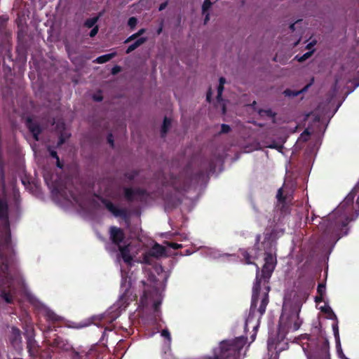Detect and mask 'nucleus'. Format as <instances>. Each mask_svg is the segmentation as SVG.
<instances>
[{
  "mask_svg": "<svg viewBox=\"0 0 359 359\" xmlns=\"http://www.w3.org/2000/svg\"><path fill=\"white\" fill-rule=\"evenodd\" d=\"M277 264L276 258L273 257V254L268 252L264 257V264L262 270L260 271L259 267L257 264L256 266V278L255 282L252 288V301L250 309V315H254L257 306L258 304L259 296L261 290V285H265L269 284V280L271 275L275 269Z\"/></svg>",
  "mask_w": 359,
  "mask_h": 359,
  "instance_id": "1",
  "label": "nucleus"
},
{
  "mask_svg": "<svg viewBox=\"0 0 359 359\" xmlns=\"http://www.w3.org/2000/svg\"><path fill=\"white\" fill-rule=\"evenodd\" d=\"M11 241L10 224L8 217L7 203L0 198V245L8 246ZM4 269L6 271L9 269L10 262L6 259L1 257Z\"/></svg>",
  "mask_w": 359,
  "mask_h": 359,
  "instance_id": "2",
  "label": "nucleus"
},
{
  "mask_svg": "<svg viewBox=\"0 0 359 359\" xmlns=\"http://www.w3.org/2000/svg\"><path fill=\"white\" fill-rule=\"evenodd\" d=\"M109 235L111 242L118 247L120 255L124 262L131 265L133 259V257L130 254L131 245L127 244L123 246L121 245V243L123 241L125 238L123 230L116 226H111Z\"/></svg>",
  "mask_w": 359,
  "mask_h": 359,
  "instance_id": "3",
  "label": "nucleus"
},
{
  "mask_svg": "<svg viewBox=\"0 0 359 359\" xmlns=\"http://www.w3.org/2000/svg\"><path fill=\"white\" fill-rule=\"evenodd\" d=\"M310 351L306 353L307 359H330L329 342L326 339L310 340Z\"/></svg>",
  "mask_w": 359,
  "mask_h": 359,
  "instance_id": "4",
  "label": "nucleus"
},
{
  "mask_svg": "<svg viewBox=\"0 0 359 359\" xmlns=\"http://www.w3.org/2000/svg\"><path fill=\"white\" fill-rule=\"evenodd\" d=\"M302 305V301L299 299V295L294 291H290L285 295L283 309H286L287 306L292 307L293 311L290 318H297L292 326L294 331L299 330L301 326V322L299 321V313Z\"/></svg>",
  "mask_w": 359,
  "mask_h": 359,
  "instance_id": "5",
  "label": "nucleus"
},
{
  "mask_svg": "<svg viewBox=\"0 0 359 359\" xmlns=\"http://www.w3.org/2000/svg\"><path fill=\"white\" fill-rule=\"evenodd\" d=\"M275 231L273 230L270 233H266L264 234V241L262 242V243L259 245V242L261 240V235L257 234L255 238V248L257 251L264 250L265 251V255L268 252L272 253L273 251V247L276 245V235H275Z\"/></svg>",
  "mask_w": 359,
  "mask_h": 359,
  "instance_id": "6",
  "label": "nucleus"
},
{
  "mask_svg": "<svg viewBox=\"0 0 359 359\" xmlns=\"http://www.w3.org/2000/svg\"><path fill=\"white\" fill-rule=\"evenodd\" d=\"M26 296L27 297L29 301L34 305L37 309H40L43 315L47 318L48 320L51 321H58L60 320V318L56 315L53 311H51L48 307L44 305L43 303L39 302L34 295H32L30 292L25 290V291Z\"/></svg>",
  "mask_w": 359,
  "mask_h": 359,
  "instance_id": "7",
  "label": "nucleus"
},
{
  "mask_svg": "<svg viewBox=\"0 0 359 359\" xmlns=\"http://www.w3.org/2000/svg\"><path fill=\"white\" fill-rule=\"evenodd\" d=\"M121 287L123 290H124L123 294L120 297L119 299L116 302L114 305V307H116L117 309H120L121 311L125 309L129 302L127 299V296L129 292L128 286L126 285V280H122Z\"/></svg>",
  "mask_w": 359,
  "mask_h": 359,
  "instance_id": "8",
  "label": "nucleus"
},
{
  "mask_svg": "<svg viewBox=\"0 0 359 359\" xmlns=\"http://www.w3.org/2000/svg\"><path fill=\"white\" fill-rule=\"evenodd\" d=\"M125 197L128 201L140 200L142 201L146 195V192L142 190L126 188L125 189Z\"/></svg>",
  "mask_w": 359,
  "mask_h": 359,
  "instance_id": "9",
  "label": "nucleus"
},
{
  "mask_svg": "<svg viewBox=\"0 0 359 359\" xmlns=\"http://www.w3.org/2000/svg\"><path fill=\"white\" fill-rule=\"evenodd\" d=\"M8 283V287H13L12 290L9 291V292H4L2 294V297L6 303H11L13 299V295L15 293V286L17 283H21L24 285V283H20V280L16 279L10 278L7 280Z\"/></svg>",
  "mask_w": 359,
  "mask_h": 359,
  "instance_id": "10",
  "label": "nucleus"
},
{
  "mask_svg": "<svg viewBox=\"0 0 359 359\" xmlns=\"http://www.w3.org/2000/svg\"><path fill=\"white\" fill-rule=\"evenodd\" d=\"M313 83L314 77H312L310 80V82L306 84L302 90L296 91L287 88L283 91V94L285 97H296L301 93L306 92L308 89L313 84Z\"/></svg>",
  "mask_w": 359,
  "mask_h": 359,
  "instance_id": "11",
  "label": "nucleus"
},
{
  "mask_svg": "<svg viewBox=\"0 0 359 359\" xmlns=\"http://www.w3.org/2000/svg\"><path fill=\"white\" fill-rule=\"evenodd\" d=\"M264 287V289L266 290L264 297L262 299L259 307L257 310V311L259 313L260 316H262L266 311V306L269 304V292L270 290V286L269 284H266L265 285H263Z\"/></svg>",
  "mask_w": 359,
  "mask_h": 359,
  "instance_id": "12",
  "label": "nucleus"
},
{
  "mask_svg": "<svg viewBox=\"0 0 359 359\" xmlns=\"http://www.w3.org/2000/svg\"><path fill=\"white\" fill-rule=\"evenodd\" d=\"M276 198L278 199V201L282 204V206L280 208V211H281L282 214H283V215L289 214V212H290L289 207L285 203L286 196L283 195V191L282 188H280L278 190Z\"/></svg>",
  "mask_w": 359,
  "mask_h": 359,
  "instance_id": "13",
  "label": "nucleus"
},
{
  "mask_svg": "<svg viewBox=\"0 0 359 359\" xmlns=\"http://www.w3.org/2000/svg\"><path fill=\"white\" fill-rule=\"evenodd\" d=\"M205 172L203 170L199 169L196 172L191 173L189 179L190 184H198L200 182L203 181Z\"/></svg>",
  "mask_w": 359,
  "mask_h": 359,
  "instance_id": "14",
  "label": "nucleus"
},
{
  "mask_svg": "<svg viewBox=\"0 0 359 359\" xmlns=\"http://www.w3.org/2000/svg\"><path fill=\"white\" fill-rule=\"evenodd\" d=\"M26 124L29 130L33 134L34 140L37 141L39 140V135L41 133V128L39 125L33 123L30 118L27 119Z\"/></svg>",
  "mask_w": 359,
  "mask_h": 359,
  "instance_id": "15",
  "label": "nucleus"
},
{
  "mask_svg": "<svg viewBox=\"0 0 359 359\" xmlns=\"http://www.w3.org/2000/svg\"><path fill=\"white\" fill-rule=\"evenodd\" d=\"M149 254L152 257L158 258L165 255V249L162 245L156 243L152 246Z\"/></svg>",
  "mask_w": 359,
  "mask_h": 359,
  "instance_id": "16",
  "label": "nucleus"
},
{
  "mask_svg": "<svg viewBox=\"0 0 359 359\" xmlns=\"http://www.w3.org/2000/svg\"><path fill=\"white\" fill-rule=\"evenodd\" d=\"M102 201L104 204L105 207L109 210V211L111 212L114 216L117 217L122 215L123 210L118 208L111 202L106 200H102Z\"/></svg>",
  "mask_w": 359,
  "mask_h": 359,
  "instance_id": "17",
  "label": "nucleus"
},
{
  "mask_svg": "<svg viewBox=\"0 0 359 359\" xmlns=\"http://www.w3.org/2000/svg\"><path fill=\"white\" fill-rule=\"evenodd\" d=\"M12 336L11 338V342L13 346L18 345L21 342V332L20 330L17 327H12L11 330Z\"/></svg>",
  "mask_w": 359,
  "mask_h": 359,
  "instance_id": "18",
  "label": "nucleus"
},
{
  "mask_svg": "<svg viewBox=\"0 0 359 359\" xmlns=\"http://www.w3.org/2000/svg\"><path fill=\"white\" fill-rule=\"evenodd\" d=\"M212 6V2L210 0H204L203 4L202 5V11L203 14L205 15V19H204V23L206 24L208 20H210V15L208 13V10Z\"/></svg>",
  "mask_w": 359,
  "mask_h": 359,
  "instance_id": "19",
  "label": "nucleus"
},
{
  "mask_svg": "<svg viewBox=\"0 0 359 359\" xmlns=\"http://www.w3.org/2000/svg\"><path fill=\"white\" fill-rule=\"evenodd\" d=\"M210 359H241V354H213Z\"/></svg>",
  "mask_w": 359,
  "mask_h": 359,
  "instance_id": "20",
  "label": "nucleus"
},
{
  "mask_svg": "<svg viewBox=\"0 0 359 359\" xmlns=\"http://www.w3.org/2000/svg\"><path fill=\"white\" fill-rule=\"evenodd\" d=\"M116 53H111L108 54H105L101 56L97 57L94 62L98 63V64H102L105 63L108 61H109L111 58H113L116 55Z\"/></svg>",
  "mask_w": 359,
  "mask_h": 359,
  "instance_id": "21",
  "label": "nucleus"
},
{
  "mask_svg": "<svg viewBox=\"0 0 359 359\" xmlns=\"http://www.w3.org/2000/svg\"><path fill=\"white\" fill-rule=\"evenodd\" d=\"M156 294H157V299L154 302V303L153 304V308H154V312L155 313V316H158L160 314L159 308L162 303L163 297H162V295L161 293L157 292Z\"/></svg>",
  "mask_w": 359,
  "mask_h": 359,
  "instance_id": "22",
  "label": "nucleus"
},
{
  "mask_svg": "<svg viewBox=\"0 0 359 359\" xmlns=\"http://www.w3.org/2000/svg\"><path fill=\"white\" fill-rule=\"evenodd\" d=\"M239 252H240V254L241 255V256L243 257V258L244 259L245 263L246 264H255L251 261L252 257L248 250L240 249Z\"/></svg>",
  "mask_w": 359,
  "mask_h": 359,
  "instance_id": "23",
  "label": "nucleus"
},
{
  "mask_svg": "<svg viewBox=\"0 0 359 359\" xmlns=\"http://www.w3.org/2000/svg\"><path fill=\"white\" fill-rule=\"evenodd\" d=\"M146 41V38H140L137 40H136L133 43L130 45L127 50L126 53H130L135 49H136L137 47H139L141 44H142Z\"/></svg>",
  "mask_w": 359,
  "mask_h": 359,
  "instance_id": "24",
  "label": "nucleus"
},
{
  "mask_svg": "<svg viewBox=\"0 0 359 359\" xmlns=\"http://www.w3.org/2000/svg\"><path fill=\"white\" fill-rule=\"evenodd\" d=\"M171 125V120L167 117L164 118L163 123L161 127V135L162 136H165L168 128Z\"/></svg>",
  "mask_w": 359,
  "mask_h": 359,
  "instance_id": "25",
  "label": "nucleus"
},
{
  "mask_svg": "<svg viewBox=\"0 0 359 359\" xmlns=\"http://www.w3.org/2000/svg\"><path fill=\"white\" fill-rule=\"evenodd\" d=\"M161 336L165 339V346H169L171 342L170 333L167 329H164L161 332Z\"/></svg>",
  "mask_w": 359,
  "mask_h": 359,
  "instance_id": "26",
  "label": "nucleus"
},
{
  "mask_svg": "<svg viewBox=\"0 0 359 359\" xmlns=\"http://www.w3.org/2000/svg\"><path fill=\"white\" fill-rule=\"evenodd\" d=\"M320 309L323 313H327L330 319H337L335 313L330 306H323Z\"/></svg>",
  "mask_w": 359,
  "mask_h": 359,
  "instance_id": "27",
  "label": "nucleus"
},
{
  "mask_svg": "<svg viewBox=\"0 0 359 359\" xmlns=\"http://www.w3.org/2000/svg\"><path fill=\"white\" fill-rule=\"evenodd\" d=\"M259 114L261 116H267L269 118H274L276 116V113H274L271 109H260L259 111Z\"/></svg>",
  "mask_w": 359,
  "mask_h": 359,
  "instance_id": "28",
  "label": "nucleus"
},
{
  "mask_svg": "<svg viewBox=\"0 0 359 359\" xmlns=\"http://www.w3.org/2000/svg\"><path fill=\"white\" fill-rule=\"evenodd\" d=\"M313 53V51H309L305 53L302 56L297 55L295 58L297 60L298 62H302L306 60L308 58H309L312 55Z\"/></svg>",
  "mask_w": 359,
  "mask_h": 359,
  "instance_id": "29",
  "label": "nucleus"
},
{
  "mask_svg": "<svg viewBox=\"0 0 359 359\" xmlns=\"http://www.w3.org/2000/svg\"><path fill=\"white\" fill-rule=\"evenodd\" d=\"M182 249H183V246L181 244V252H180L181 256L190 255L192 253H194V252H196V250L195 248H193L192 247H191L189 248H186L184 250H182Z\"/></svg>",
  "mask_w": 359,
  "mask_h": 359,
  "instance_id": "30",
  "label": "nucleus"
},
{
  "mask_svg": "<svg viewBox=\"0 0 359 359\" xmlns=\"http://www.w3.org/2000/svg\"><path fill=\"white\" fill-rule=\"evenodd\" d=\"M97 20H98V17H94V18H91L90 19H88L85 22V26L88 27V28L93 27L94 25H95V23L97 22Z\"/></svg>",
  "mask_w": 359,
  "mask_h": 359,
  "instance_id": "31",
  "label": "nucleus"
},
{
  "mask_svg": "<svg viewBox=\"0 0 359 359\" xmlns=\"http://www.w3.org/2000/svg\"><path fill=\"white\" fill-rule=\"evenodd\" d=\"M50 156H51L53 158H55V159H56V161H57V166L58 168H62V164L60 163V158H59V157H58V156H57V152H56L55 151L52 150V151H50Z\"/></svg>",
  "mask_w": 359,
  "mask_h": 359,
  "instance_id": "32",
  "label": "nucleus"
},
{
  "mask_svg": "<svg viewBox=\"0 0 359 359\" xmlns=\"http://www.w3.org/2000/svg\"><path fill=\"white\" fill-rule=\"evenodd\" d=\"M224 90V86H218L217 87V100L218 102H220L222 100V95Z\"/></svg>",
  "mask_w": 359,
  "mask_h": 359,
  "instance_id": "33",
  "label": "nucleus"
},
{
  "mask_svg": "<svg viewBox=\"0 0 359 359\" xmlns=\"http://www.w3.org/2000/svg\"><path fill=\"white\" fill-rule=\"evenodd\" d=\"M137 23V18L135 17L130 18L128 22V26L132 29H133L136 26Z\"/></svg>",
  "mask_w": 359,
  "mask_h": 359,
  "instance_id": "34",
  "label": "nucleus"
},
{
  "mask_svg": "<svg viewBox=\"0 0 359 359\" xmlns=\"http://www.w3.org/2000/svg\"><path fill=\"white\" fill-rule=\"evenodd\" d=\"M231 130V127L227 124H222L221 126V133H228Z\"/></svg>",
  "mask_w": 359,
  "mask_h": 359,
  "instance_id": "35",
  "label": "nucleus"
},
{
  "mask_svg": "<svg viewBox=\"0 0 359 359\" xmlns=\"http://www.w3.org/2000/svg\"><path fill=\"white\" fill-rule=\"evenodd\" d=\"M317 292L319 294H324L325 292V285L323 283L318 284Z\"/></svg>",
  "mask_w": 359,
  "mask_h": 359,
  "instance_id": "36",
  "label": "nucleus"
},
{
  "mask_svg": "<svg viewBox=\"0 0 359 359\" xmlns=\"http://www.w3.org/2000/svg\"><path fill=\"white\" fill-rule=\"evenodd\" d=\"M144 31H145L144 29H140L137 33L134 34L132 36H130L128 39L126 40L125 42H128L129 40L136 38L137 36L143 34L144 32Z\"/></svg>",
  "mask_w": 359,
  "mask_h": 359,
  "instance_id": "37",
  "label": "nucleus"
},
{
  "mask_svg": "<svg viewBox=\"0 0 359 359\" xmlns=\"http://www.w3.org/2000/svg\"><path fill=\"white\" fill-rule=\"evenodd\" d=\"M98 32V27L97 26L93 27L91 31L90 32V36L93 37L95 36Z\"/></svg>",
  "mask_w": 359,
  "mask_h": 359,
  "instance_id": "38",
  "label": "nucleus"
},
{
  "mask_svg": "<svg viewBox=\"0 0 359 359\" xmlns=\"http://www.w3.org/2000/svg\"><path fill=\"white\" fill-rule=\"evenodd\" d=\"M163 358H164V359H176L173 357L172 354L171 353V352L170 351L168 352H167V351L164 352Z\"/></svg>",
  "mask_w": 359,
  "mask_h": 359,
  "instance_id": "39",
  "label": "nucleus"
},
{
  "mask_svg": "<svg viewBox=\"0 0 359 359\" xmlns=\"http://www.w3.org/2000/svg\"><path fill=\"white\" fill-rule=\"evenodd\" d=\"M332 328H333V332H334V337L337 338V337H339V329H338V325L337 324H334L332 325Z\"/></svg>",
  "mask_w": 359,
  "mask_h": 359,
  "instance_id": "40",
  "label": "nucleus"
},
{
  "mask_svg": "<svg viewBox=\"0 0 359 359\" xmlns=\"http://www.w3.org/2000/svg\"><path fill=\"white\" fill-rule=\"evenodd\" d=\"M187 204L189 205V207L187 208V211H191L192 210V208H194V205H195V203L194 201V200L192 199H190V200H188V203Z\"/></svg>",
  "mask_w": 359,
  "mask_h": 359,
  "instance_id": "41",
  "label": "nucleus"
},
{
  "mask_svg": "<svg viewBox=\"0 0 359 359\" xmlns=\"http://www.w3.org/2000/svg\"><path fill=\"white\" fill-rule=\"evenodd\" d=\"M211 99H212V90L211 88H210L207 92V95H206V100L208 102H211Z\"/></svg>",
  "mask_w": 359,
  "mask_h": 359,
  "instance_id": "42",
  "label": "nucleus"
},
{
  "mask_svg": "<svg viewBox=\"0 0 359 359\" xmlns=\"http://www.w3.org/2000/svg\"><path fill=\"white\" fill-rule=\"evenodd\" d=\"M107 140H108V142L110 144L111 147H114V139H113L112 134H109V135L107 137Z\"/></svg>",
  "mask_w": 359,
  "mask_h": 359,
  "instance_id": "43",
  "label": "nucleus"
},
{
  "mask_svg": "<svg viewBox=\"0 0 359 359\" xmlns=\"http://www.w3.org/2000/svg\"><path fill=\"white\" fill-rule=\"evenodd\" d=\"M121 71V67L118 65L114 66L111 69V73L116 74Z\"/></svg>",
  "mask_w": 359,
  "mask_h": 359,
  "instance_id": "44",
  "label": "nucleus"
},
{
  "mask_svg": "<svg viewBox=\"0 0 359 359\" xmlns=\"http://www.w3.org/2000/svg\"><path fill=\"white\" fill-rule=\"evenodd\" d=\"M323 295L324 294H319V296H316L315 297V301L316 303H319V302H321L323 299Z\"/></svg>",
  "mask_w": 359,
  "mask_h": 359,
  "instance_id": "45",
  "label": "nucleus"
},
{
  "mask_svg": "<svg viewBox=\"0 0 359 359\" xmlns=\"http://www.w3.org/2000/svg\"><path fill=\"white\" fill-rule=\"evenodd\" d=\"M180 237H181V242L188 240V234L187 233L181 232Z\"/></svg>",
  "mask_w": 359,
  "mask_h": 359,
  "instance_id": "46",
  "label": "nucleus"
},
{
  "mask_svg": "<svg viewBox=\"0 0 359 359\" xmlns=\"http://www.w3.org/2000/svg\"><path fill=\"white\" fill-rule=\"evenodd\" d=\"M167 5H168V2H166V1H165V2L162 3V4L159 6L158 11H161L164 10V9L166 8Z\"/></svg>",
  "mask_w": 359,
  "mask_h": 359,
  "instance_id": "47",
  "label": "nucleus"
},
{
  "mask_svg": "<svg viewBox=\"0 0 359 359\" xmlns=\"http://www.w3.org/2000/svg\"><path fill=\"white\" fill-rule=\"evenodd\" d=\"M93 99L95 101L100 102L102 100V97L101 95H93Z\"/></svg>",
  "mask_w": 359,
  "mask_h": 359,
  "instance_id": "48",
  "label": "nucleus"
},
{
  "mask_svg": "<svg viewBox=\"0 0 359 359\" xmlns=\"http://www.w3.org/2000/svg\"><path fill=\"white\" fill-rule=\"evenodd\" d=\"M226 83V79L224 77H220L219 79V86H224Z\"/></svg>",
  "mask_w": 359,
  "mask_h": 359,
  "instance_id": "49",
  "label": "nucleus"
},
{
  "mask_svg": "<svg viewBox=\"0 0 359 359\" xmlns=\"http://www.w3.org/2000/svg\"><path fill=\"white\" fill-rule=\"evenodd\" d=\"M337 84H338V80H337V79H336V80H335V82H334V83L333 84L332 88L334 92H336V91H337Z\"/></svg>",
  "mask_w": 359,
  "mask_h": 359,
  "instance_id": "50",
  "label": "nucleus"
},
{
  "mask_svg": "<svg viewBox=\"0 0 359 359\" xmlns=\"http://www.w3.org/2000/svg\"><path fill=\"white\" fill-rule=\"evenodd\" d=\"M337 352H338V354H339V357H340V358H341V356H344V355H345L344 354V353H343V351H342V350H341V348H339L337 347Z\"/></svg>",
  "mask_w": 359,
  "mask_h": 359,
  "instance_id": "51",
  "label": "nucleus"
},
{
  "mask_svg": "<svg viewBox=\"0 0 359 359\" xmlns=\"http://www.w3.org/2000/svg\"><path fill=\"white\" fill-rule=\"evenodd\" d=\"M295 24L296 23H292L290 25L289 28L292 31V32H294L295 30Z\"/></svg>",
  "mask_w": 359,
  "mask_h": 359,
  "instance_id": "52",
  "label": "nucleus"
},
{
  "mask_svg": "<svg viewBox=\"0 0 359 359\" xmlns=\"http://www.w3.org/2000/svg\"><path fill=\"white\" fill-rule=\"evenodd\" d=\"M163 31V25L161 24V26L157 29V34H160Z\"/></svg>",
  "mask_w": 359,
  "mask_h": 359,
  "instance_id": "53",
  "label": "nucleus"
},
{
  "mask_svg": "<svg viewBox=\"0 0 359 359\" xmlns=\"http://www.w3.org/2000/svg\"><path fill=\"white\" fill-rule=\"evenodd\" d=\"M185 200H187V198H184V196L182 197V191H181V199H180L181 205L182 203H184Z\"/></svg>",
  "mask_w": 359,
  "mask_h": 359,
  "instance_id": "54",
  "label": "nucleus"
},
{
  "mask_svg": "<svg viewBox=\"0 0 359 359\" xmlns=\"http://www.w3.org/2000/svg\"><path fill=\"white\" fill-rule=\"evenodd\" d=\"M353 83L355 85V87H358L359 86V80L358 79H355L353 81Z\"/></svg>",
  "mask_w": 359,
  "mask_h": 359,
  "instance_id": "55",
  "label": "nucleus"
},
{
  "mask_svg": "<svg viewBox=\"0 0 359 359\" xmlns=\"http://www.w3.org/2000/svg\"><path fill=\"white\" fill-rule=\"evenodd\" d=\"M64 142H65V140L63 139L62 135H61L60 137V140H59L58 144H62Z\"/></svg>",
  "mask_w": 359,
  "mask_h": 359,
  "instance_id": "56",
  "label": "nucleus"
},
{
  "mask_svg": "<svg viewBox=\"0 0 359 359\" xmlns=\"http://www.w3.org/2000/svg\"><path fill=\"white\" fill-rule=\"evenodd\" d=\"M143 260H144V262H145V263H147V262H148V260H147V255H145V256L144 257Z\"/></svg>",
  "mask_w": 359,
  "mask_h": 359,
  "instance_id": "57",
  "label": "nucleus"
},
{
  "mask_svg": "<svg viewBox=\"0 0 359 359\" xmlns=\"http://www.w3.org/2000/svg\"><path fill=\"white\" fill-rule=\"evenodd\" d=\"M341 359H349V358H348L347 357H346V355L341 356Z\"/></svg>",
  "mask_w": 359,
  "mask_h": 359,
  "instance_id": "58",
  "label": "nucleus"
},
{
  "mask_svg": "<svg viewBox=\"0 0 359 359\" xmlns=\"http://www.w3.org/2000/svg\"><path fill=\"white\" fill-rule=\"evenodd\" d=\"M341 359H349V358H348L347 357H346V355L341 356Z\"/></svg>",
  "mask_w": 359,
  "mask_h": 359,
  "instance_id": "59",
  "label": "nucleus"
},
{
  "mask_svg": "<svg viewBox=\"0 0 359 359\" xmlns=\"http://www.w3.org/2000/svg\"><path fill=\"white\" fill-rule=\"evenodd\" d=\"M251 338H252V341H254L255 339V334L252 335Z\"/></svg>",
  "mask_w": 359,
  "mask_h": 359,
  "instance_id": "60",
  "label": "nucleus"
},
{
  "mask_svg": "<svg viewBox=\"0 0 359 359\" xmlns=\"http://www.w3.org/2000/svg\"><path fill=\"white\" fill-rule=\"evenodd\" d=\"M178 247H180V245H177V244H175V248H177Z\"/></svg>",
  "mask_w": 359,
  "mask_h": 359,
  "instance_id": "61",
  "label": "nucleus"
},
{
  "mask_svg": "<svg viewBox=\"0 0 359 359\" xmlns=\"http://www.w3.org/2000/svg\"><path fill=\"white\" fill-rule=\"evenodd\" d=\"M210 167H213L214 166L212 163H210Z\"/></svg>",
  "mask_w": 359,
  "mask_h": 359,
  "instance_id": "62",
  "label": "nucleus"
},
{
  "mask_svg": "<svg viewBox=\"0 0 359 359\" xmlns=\"http://www.w3.org/2000/svg\"><path fill=\"white\" fill-rule=\"evenodd\" d=\"M311 43L308 44L307 47L309 48Z\"/></svg>",
  "mask_w": 359,
  "mask_h": 359,
  "instance_id": "63",
  "label": "nucleus"
},
{
  "mask_svg": "<svg viewBox=\"0 0 359 359\" xmlns=\"http://www.w3.org/2000/svg\"><path fill=\"white\" fill-rule=\"evenodd\" d=\"M274 147H274V146H273V145H271V146H270V148H274Z\"/></svg>",
  "mask_w": 359,
  "mask_h": 359,
  "instance_id": "64",
  "label": "nucleus"
}]
</instances>
